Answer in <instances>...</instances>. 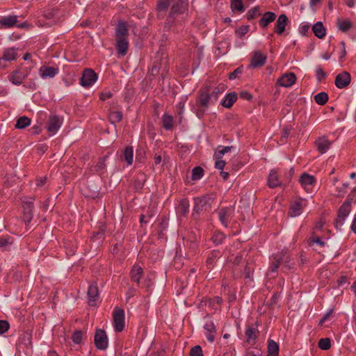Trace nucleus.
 <instances>
[{
	"label": "nucleus",
	"instance_id": "f257e3e1",
	"mask_svg": "<svg viewBox=\"0 0 356 356\" xmlns=\"http://www.w3.org/2000/svg\"><path fill=\"white\" fill-rule=\"evenodd\" d=\"M116 49L120 56H124L128 50V29L125 22H120L115 29Z\"/></svg>",
	"mask_w": 356,
	"mask_h": 356
},
{
	"label": "nucleus",
	"instance_id": "f03ea898",
	"mask_svg": "<svg viewBox=\"0 0 356 356\" xmlns=\"http://www.w3.org/2000/svg\"><path fill=\"white\" fill-rule=\"evenodd\" d=\"M210 99V96L207 92H202L197 99V104L192 106V111L196 114L198 118H201L204 114Z\"/></svg>",
	"mask_w": 356,
	"mask_h": 356
},
{
	"label": "nucleus",
	"instance_id": "7ed1b4c3",
	"mask_svg": "<svg viewBox=\"0 0 356 356\" xmlns=\"http://www.w3.org/2000/svg\"><path fill=\"white\" fill-rule=\"evenodd\" d=\"M353 201L352 198H348L339 208L338 211V215L335 221L336 227L339 229L344 224L346 218L349 215L351 211V202Z\"/></svg>",
	"mask_w": 356,
	"mask_h": 356
},
{
	"label": "nucleus",
	"instance_id": "20e7f679",
	"mask_svg": "<svg viewBox=\"0 0 356 356\" xmlns=\"http://www.w3.org/2000/svg\"><path fill=\"white\" fill-rule=\"evenodd\" d=\"M113 324L116 332H121L124 327V312L122 309L115 307L113 312Z\"/></svg>",
	"mask_w": 356,
	"mask_h": 356
},
{
	"label": "nucleus",
	"instance_id": "39448f33",
	"mask_svg": "<svg viewBox=\"0 0 356 356\" xmlns=\"http://www.w3.org/2000/svg\"><path fill=\"white\" fill-rule=\"evenodd\" d=\"M63 120L57 115H50L47 125V129L50 136H54L59 130Z\"/></svg>",
	"mask_w": 356,
	"mask_h": 356
},
{
	"label": "nucleus",
	"instance_id": "423d86ee",
	"mask_svg": "<svg viewBox=\"0 0 356 356\" xmlns=\"http://www.w3.org/2000/svg\"><path fill=\"white\" fill-rule=\"evenodd\" d=\"M19 54L17 52V49L15 48H8L3 51V55L0 58V67L6 68V65L4 63L5 62H9L12 60H15L17 58H18Z\"/></svg>",
	"mask_w": 356,
	"mask_h": 356
},
{
	"label": "nucleus",
	"instance_id": "0eeeda50",
	"mask_svg": "<svg viewBox=\"0 0 356 356\" xmlns=\"http://www.w3.org/2000/svg\"><path fill=\"white\" fill-rule=\"evenodd\" d=\"M97 79V76L92 70H86L81 79V85L83 87L88 88L93 85Z\"/></svg>",
	"mask_w": 356,
	"mask_h": 356
},
{
	"label": "nucleus",
	"instance_id": "6e6552de",
	"mask_svg": "<svg viewBox=\"0 0 356 356\" xmlns=\"http://www.w3.org/2000/svg\"><path fill=\"white\" fill-rule=\"evenodd\" d=\"M315 177L312 175H310L307 173L302 174L299 179V181L305 189V191L307 193H311L313 191V188L315 184Z\"/></svg>",
	"mask_w": 356,
	"mask_h": 356
},
{
	"label": "nucleus",
	"instance_id": "1a4fd4ad",
	"mask_svg": "<svg viewBox=\"0 0 356 356\" xmlns=\"http://www.w3.org/2000/svg\"><path fill=\"white\" fill-rule=\"evenodd\" d=\"M95 343L99 349L103 350L107 347L108 339L106 332L104 330L101 329L97 330L95 336Z\"/></svg>",
	"mask_w": 356,
	"mask_h": 356
},
{
	"label": "nucleus",
	"instance_id": "9d476101",
	"mask_svg": "<svg viewBox=\"0 0 356 356\" xmlns=\"http://www.w3.org/2000/svg\"><path fill=\"white\" fill-rule=\"evenodd\" d=\"M306 206V202L304 200L298 199L292 202L289 215L291 217L299 216L302 213V209Z\"/></svg>",
	"mask_w": 356,
	"mask_h": 356
},
{
	"label": "nucleus",
	"instance_id": "9b49d317",
	"mask_svg": "<svg viewBox=\"0 0 356 356\" xmlns=\"http://www.w3.org/2000/svg\"><path fill=\"white\" fill-rule=\"evenodd\" d=\"M266 55L261 51H255L251 59L250 67L257 68L263 66L266 63Z\"/></svg>",
	"mask_w": 356,
	"mask_h": 356
},
{
	"label": "nucleus",
	"instance_id": "f8f14e48",
	"mask_svg": "<svg viewBox=\"0 0 356 356\" xmlns=\"http://www.w3.org/2000/svg\"><path fill=\"white\" fill-rule=\"evenodd\" d=\"M170 15L181 13L186 8V0H171Z\"/></svg>",
	"mask_w": 356,
	"mask_h": 356
},
{
	"label": "nucleus",
	"instance_id": "ddd939ff",
	"mask_svg": "<svg viewBox=\"0 0 356 356\" xmlns=\"http://www.w3.org/2000/svg\"><path fill=\"white\" fill-rule=\"evenodd\" d=\"M296 80V76L295 74L291 72V73H286L284 75H282L278 80L277 83L285 88H288L291 86L293 84L295 83Z\"/></svg>",
	"mask_w": 356,
	"mask_h": 356
},
{
	"label": "nucleus",
	"instance_id": "4468645a",
	"mask_svg": "<svg viewBox=\"0 0 356 356\" xmlns=\"http://www.w3.org/2000/svg\"><path fill=\"white\" fill-rule=\"evenodd\" d=\"M350 83V75L346 72H343L336 76L335 85L338 88H346Z\"/></svg>",
	"mask_w": 356,
	"mask_h": 356
},
{
	"label": "nucleus",
	"instance_id": "2eb2a0df",
	"mask_svg": "<svg viewBox=\"0 0 356 356\" xmlns=\"http://www.w3.org/2000/svg\"><path fill=\"white\" fill-rule=\"evenodd\" d=\"M58 68L50 66H42L39 70L40 76L45 79L54 77L58 73Z\"/></svg>",
	"mask_w": 356,
	"mask_h": 356
},
{
	"label": "nucleus",
	"instance_id": "dca6fc26",
	"mask_svg": "<svg viewBox=\"0 0 356 356\" xmlns=\"http://www.w3.org/2000/svg\"><path fill=\"white\" fill-rule=\"evenodd\" d=\"M28 72H24L20 69L15 70L9 76V80L15 85H20L27 76Z\"/></svg>",
	"mask_w": 356,
	"mask_h": 356
},
{
	"label": "nucleus",
	"instance_id": "f3484780",
	"mask_svg": "<svg viewBox=\"0 0 356 356\" xmlns=\"http://www.w3.org/2000/svg\"><path fill=\"white\" fill-rule=\"evenodd\" d=\"M88 297L90 305H95L99 297L98 289L95 284H92L89 286L88 290Z\"/></svg>",
	"mask_w": 356,
	"mask_h": 356
},
{
	"label": "nucleus",
	"instance_id": "a211bd4d",
	"mask_svg": "<svg viewBox=\"0 0 356 356\" xmlns=\"http://www.w3.org/2000/svg\"><path fill=\"white\" fill-rule=\"evenodd\" d=\"M211 197L208 196H203L202 197H197L195 199V206H194V210L196 212H200V211L203 210L204 208L209 204L210 200H211Z\"/></svg>",
	"mask_w": 356,
	"mask_h": 356
},
{
	"label": "nucleus",
	"instance_id": "6ab92c4d",
	"mask_svg": "<svg viewBox=\"0 0 356 356\" xmlns=\"http://www.w3.org/2000/svg\"><path fill=\"white\" fill-rule=\"evenodd\" d=\"M330 142L325 137L319 138L316 141L317 149L321 153H325L330 147Z\"/></svg>",
	"mask_w": 356,
	"mask_h": 356
},
{
	"label": "nucleus",
	"instance_id": "aec40b11",
	"mask_svg": "<svg viewBox=\"0 0 356 356\" xmlns=\"http://www.w3.org/2000/svg\"><path fill=\"white\" fill-rule=\"evenodd\" d=\"M204 327L207 331V339L209 341L213 342L215 338V333L216 332L214 323L212 321H208L205 323Z\"/></svg>",
	"mask_w": 356,
	"mask_h": 356
},
{
	"label": "nucleus",
	"instance_id": "412c9836",
	"mask_svg": "<svg viewBox=\"0 0 356 356\" xmlns=\"http://www.w3.org/2000/svg\"><path fill=\"white\" fill-rule=\"evenodd\" d=\"M287 21L288 18L285 15H281L279 16L276 22L275 28V32L277 33L280 35L284 31Z\"/></svg>",
	"mask_w": 356,
	"mask_h": 356
},
{
	"label": "nucleus",
	"instance_id": "4be33fe9",
	"mask_svg": "<svg viewBox=\"0 0 356 356\" xmlns=\"http://www.w3.org/2000/svg\"><path fill=\"white\" fill-rule=\"evenodd\" d=\"M232 209H224L219 212L220 221L225 227L227 226L228 220L232 217Z\"/></svg>",
	"mask_w": 356,
	"mask_h": 356
},
{
	"label": "nucleus",
	"instance_id": "5701e85b",
	"mask_svg": "<svg viewBox=\"0 0 356 356\" xmlns=\"http://www.w3.org/2000/svg\"><path fill=\"white\" fill-rule=\"evenodd\" d=\"M237 99V95L235 92L229 93L222 101V105L225 108H231Z\"/></svg>",
	"mask_w": 356,
	"mask_h": 356
},
{
	"label": "nucleus",
	"instance_id": "b1692460",
	"mask_svg": "<svg viewBox=\"0 0 356 356\" xmlns=\"http://www.w3.org/2000/svg\"><path fill=\"white\" fill-rule=\"evenodd\" d=\"M122 159L127 162V165H131L134 160V150L131 147H127L122 155Z\"/></svg>",
	"mask_w": 356,
	"mask_h": 356
},
{
	"label": "nucleus",
	"instance_id": "393cba45",
	"mask_svg": "<svg viewBox=\"0 0 356 356\" xmlns=\"http://www.w3.org/2000/svg\"><path fill=\"white\" fill-rule=\"evenodd\" d=\"M258 331L256 328L252 327H247L245 330V337L246 340L249 343H252L254 342L256 338L257 337Z\"/></svg>",
	"mask_w": 356,
	"mask_h": 356
},
{
	"label": "nucleus",
	"instance_id": "a878e982",
	"mask_svg": "<svg viewBox=\"0 0 356 356\" xmlns=\"http://www.w3.org/2000/svg\"><path fill=\"white\" fill-rule=\"evenodd\" d=\"M17 22V16H8L2 18L0 24L3 28H10L13 26Z\"/></svg>",
	"mask_w": 356,
	"mask_h": 356
},
{
	"label": "nucleus",
	"instance_id": "bb28decb",
	"mask_svg": "<svg viewBox=\"0 0 356 356\" xmlns=\"http://www.w3.org/2000/svg\"><path fill=\"white\" fill-rule=\"evenodd\" d=\"M143 274V269L141 267L135 265L133 266L132 270L131 271V280L133 282L136 283H139L140 279Z\"/></svg>",
	"mask_w": 356,
	"mask_h": 356
},
{
	"label": "nucleus",
	"instance_id": "cd10ccee",
	"mask_svg": "<svg viewBox=\"0 0 356 356\" xmlns=\"http://www.w3.org/2000/svg\"><path fill=\"white\" fill-rule=\"evenodd\" d=\"M279 346L273 340H269L268 344V355L267 356H278Z\"/></svg>",
	"mask_w": 356,
	"mask_h": 356
},
{
	"label": "nucleus",
	"instance_id": "c85d7f7f",
	"mask_svg": "<svg viewBox=\"0 0 356 356\" xmlns=\"http://www.w3.org/2000/svg\"><path fill=\"white\" fill-rule=\"evenodd\" d=\"M268 186L270 188H275L280 184L278 179L277 172L275 170H271L268 179Z\"/></svg>",
	"mask_w": 356,
	"mask_h": 356
},
{
	"label": "nucleus",
	"instance_id": "c756f323",
	"mask_svg": "<svg viewBox=\"0 0 356 356\" xmlns=\"http://www.w3.org/2000/svg\"><path fill=\"white\" fill-rule=\"evenodd\" d=\"M275 19V14L272 12L266 13L263 17L260 19L259 24L262 27H266L267 25Z\"/></svg>",
	"mask_w": 356,
	"mask_h": 356
},
{
	"label": "nucleus",
	"instance_id": "7c9ffc66",
	"mask_svg": "<svg viewBox=\"0 0 356 356\" xmlns=\"http://www.w3.org/2000/svg\"><path fill=\"white\" fill-rule=\"evenodd\" d=\"M313 31L316 37L318 38H323L325 35V29L323 24L320 22L316 23L313 26Z\"/></svg>",
	"mask_w": 356,
	"mask_h": 356
},
{
	"label": "nucleus",
	"instance_id": "2f4dec72",
	"mask_svg": "<svg viewBox=\"0 0 356 356\" xmlns=\"http://www.w3.org/2000/svg\"><path fill=\"white\" fill-rule=\"evenodd\" d=\"M162 122L163 127L167 130H170L173 126V118L171 115L165 113L162 117Z\"/></svg>",
	"mask_w": 356,
	"mask_h": 356
},
{
	"label": "nucleus",
	"instance_id": "473e14b6",
	"mask_svg": "<svg viewBox=\"0 0 356 356\" xmlns=\"http://www.w3.org/2000/svg\"><path fill=\"white\" fill-rule=\"evenodd\" d=\"M122 118V113L120 111H113L109 113L108 119L111 124L120 122Z\"/></svg>",
	"mask_w": 356,
	"mask_h": 356
},
{
	"label": "nucleus",
	"instance_id": "72a5a7b5",
	"mask_svg": "<svg viewBox=\"0 0 356 356\" xmlns=\"http://www.w3.org/2000/svg\"><path fill=\"white\" fill-rule=\"evenodd\" d=\"M189 210V202L187 200H181L177 207V212L183 216L186 215Z\"/></svg>",
	"mask_w": 356,
	"mask_h": 356
},
{
	"label": "nucleus",
	"instance_id": "f704fd0d",
	"mask_svg": "<svg viewBox=\"0 0 356 356\" xmlns=\"http://www.w3.org/2000/svg\"><path fill=\"white\" fill-rule=\"evenodd\" d=\"M338 27L342 31H347L352 26V23L347 19H339L337 22Z\"/></svg>",
	"mask_w": 356,
	"mask_h": 356
},
{
	"label": "nucleus",
	"instance_id": "c9c22d12",
	"mask_svg": "<svg viewBox=\"0 0 356 356\" xmlns=\"http://www.w3.org/2000/svg\"><path fill=\"white\" fill-rule=\"evenodd\" d=\"M314 99L319 105L325 104L328 100V95L326 92H321L315 95Z\"/></svg>",
	"mask_w": 356,
	"mask_h": 356
},
{
	"label": "nucleus",
	"instance_id": "e433bc0d",
	"mask_svg": "<svg viewBox=\"0 0 356 356\" xmlns=\"http://www.w3.org/2000/svg\"><path fill=\"white\" fill-rule=\"evenodd\" d=\"M31 123V120L29 118L23 116L19 118L16 122L15 127L17 129H24L29 126Z\"/></svg>",
	"mask_w": 356,
	"mask_h": 356
},
{
	"label": "nucleus",
	"instance_id": "4c0bfd02",
	"mask_svg": "<svg viewBox=\"0 0 356 356\" xmlns=\"http://www.w3.org/2000/svg\"><path fill=\"white\" fill-rule=\"evenodd\" d=\"M32 206H31V202H26L24 203V218L26 219V220L27 221H30L32 218V214H31V211H32Z\"/></svg>",
	"mask_w": 356,
	"mask_h": 356
},
{
	"label": "nucleus",
	"instance_id": "58836bf2",
	"mask_svg": "<svg viewBox=\"0 0 356 356\" xmlns=\"http://www.w3.org/2000/svg\"><path fill=\"white\" fill-rule=\"evenodd\" d=\"M232 149V146L219 147L215 153V156L217 159H220L225 153L229 152Z\"/></svg>",
	"mask_w": 356,
	"mask_h": 356
},
{
	"label": "nucleus",
	"instance_id": "ea45409f",
	"mask_svg": "<svg viewBox=\"0 0 356 356\" xmlns=\"http://www.w3.org/2000/svg\"><path fill=\"white\" fill-rule=\"evenodd\" d=\"M203 174H204V170L202 168L195 167L192 170L191 178L193 180H198L202 177Z\"/></svg>",
	"mask_w": 356,
	"mask_h": 356
},
{
	"label": "nucleus",
	"instance_id": "a19ab883",
	"mask_svg": "<svg viewBox=\"0 0 356 356\" xmlns=\"http://www.w3.org/2000/svg\"><path fill=\"white\" fill-rule=\"evenodd\" d=\"M171 0H159L157 4V10L159 11H165L168 8L171 6Z\"/></svg>",
	"mask_w": 356,
	"mask_h": 356
},
{
	"label": "nucleus",
	"instance_id": "79ce46f5",
	"mask_svg": "<svg viewBox=\"0 0 356 356\" xmlns=\"http://www.w3.org/2000/svg\"><path fill=\"white\" fill-rule=\"evenodd\" d=\"M232 8L241 13L244 11V7L241 0H232Z\"/></svg>",
	"mask_w": 356,
	"mask_h": 356
},
{
	"label": "nucleus",
	"instance_id": "37998d69",
	"mask_svg": "<svg viewBox=\"0 0 356 356\" xmlns=\"http://www.w3.org/2000/svg\"><path fill=\"white\" fill-rule=\"evenodd\" d=\"M331 346L329 338L321 339L318 341V347L322 350H328Z\"/></svg>",
	"mask_w": 356,
	"mask_h": 356
},
{
	"label": "nucleus",
	"instance_id": "c03bdc74",
	"mask_svg": "<svg viewBox=\"0 0 356 356\" xmlns=\"http://www.w3.org/2000/svg\"><path fill=\"white\" fill-rule=\"evenodd\" d=\"M83 337V333L80 330H76L73 334L72 339L74 343L79 344L82 341Z\"/></svg>",
	"mask_w": 356,
	"mask_h": 356
},
{
	"label": "nucleus",
	"instance_id": "a18cd8bd",
	"mask_svg": "<svg viewBox=\"0 0 356 356\" xmlns=\"http://www.w3.org/2000/svg\"><path fill=\"white\" fill-rule=\"evenodd\" d=\"M308 243L309 245H312L316 243L323 247L325 245V243L321 241L318 236H312V237L309 238Z\"/></svg>",
	"mask_w": 356,
	"mask_h": 356
},
{
	"label": "nucleus",
	"instance_id": "49530a36",
	"mask_svg": "<svg viewBox=\"0 0 356 356\" xmlns=\"http://www.w3.org/2000/svg\"><path fill=\"white\" fill-rule=\"evenodd\" d=\"M259 15H260L259 9V8L257 7L254 8L253 9H251L247 13V16L249 19H254L258 17Z\"/></svg>",
	"mask_w": 356,
	"mask_h": 356
},
{
	"label": "nucleus",
	"instance_id": "de8ad7c7",
	"mask_svg": "<svg viewBox=\"0 0 356 356\" xmlns=\"http://www.w3.org/2000/svg\"><path fill=\"white\" fill-rule=\"evenodd\" d=\"M191 356H203L202 348L200 346L193 347L191 350Z\"/></svg>",
	"mask_w": 356,
	"mask_h": 356
},
{
	"label": "nucleus",
	"instance_id": "09e8293b",
	"mask_svg": "<svg viewBox=\"0 0 356 356\" xmlns=\"http://www.w3.org/2000/svg\"><path fill=\"white\" fill-rule=\"evenodd\" d=\"M282 258L279 257L277 258L275 257L274 258V261H273L272 266H270V271L274 273L277 270L281 262Z\"/></svg>",
	"mask_w": 356,
	"mask_h": 356
},
{
	"label": "nucleus",
	"instance_id": "8fccbe9b",
	"mask_svg": "<svg viewBox=\"0 0 356 356\" xmlns=\"http://www.w3.org/2000/svg\"><path fill=\"white\" fill-rule=\"evenodd\" d=\"M9 328V324L6 321H0V334L5 333Z\"/></svg>",
	"mask_w": 356,
	"mask_h": 356
},
{
	"label": "nucleus",
	"instance_id": "3c124183",
	"mask_svg": "<svg viewBox=\"0 0 356 356\" xmlns=\"http://www.w3.org/2000/svg\"><path fill=\"white\" fill-rule=\"evenodd\" d=\"M333 312V309H330L319 321V325H323L326 321L330 320Z\"/></svg>",
	"mask_w": 356,
	"mask_h": 356
},
{
	"label": "nucleus",
	"instance_id": "603ef678",
	"mask_svg": "<svg viewBox=\"0 0 356 356\" xmlns=\"http://www.w3.org/2000/svg\"><path fill=\"white\" fill-rule=\"evenodd\" d=\"M248 31V26H243L240 27L238 30H236V32L238 36L242 37L245 33H247Z\"/></svg>",
	"mask_w": 356,
	"mask_h": 356
},
{
	"label": "nucleus",
	"instance_id": "864d4df0",
	"mask_svg": "<svg viewBox=\"0 0 356 356\" xmlns=\"http://www.w3.org/2000/svg\"><path fill=\"white\" fill-rule=\"evenodd\" d=\"M348 187V184H346V183L343 184L341 187H337V191H338L339 195H343L346 193Z\"/></svg>",
	"mask_w": 356,
	"mask_h": 356
},
{
	"label": "nucleus",
	"instance_id": "5fc2aeb1",
	"mask_svg": "<svg viewBox=\"0 0 356 356\" xmlns=\"http://www.w3.org/2000/svg\"><path fill=\"white\" fill-rule=\"evenodd\" d=\"M316 77L318 81H321L322 79H323L325 76V72H323V69L321 67H317L316 70Z\"/></svg>",
	"mask_w": 356,
	"mask_h": 356
},
{
	"label": "nucleus",
	"instance_id": "6e6d98bb",
	"mask_svg": "<svg viewBox=\"0 0 356 356\" xmlns=\"http://www.w3.org/2000/svg\"><path fill=\"white\" fill-rule=\"evenodd\" d=\"M224 238V236L222 234L219 233L213 236V241L215 243L219 244L220 243Z\"/></svg>",
	"mask_w": 356,
	"mask_h": 356
},
{
	"label": "nucleus",
	"instance_id": "4d7b16f0",
	"mask_svg": "<svg viewBox=\"0 0 356 356\" xmlns=\"http://www.w3.org/2000/svg\"><path fill=\"white\" fill-rule=\"evenodd\" d=\"M11 242L9 241V238H0V247L6 248Z\"/></svg>",
	"mask_w": 356,
	"mask_h": 356
},
{
	"label": "nucleus",
	"instance_id": "13d9d810",
	"mask_svg": "<svg viewBox=\"0 0 356 356\" xmlns=\"http://www.w3.org/2000/svg\"><path fill=\"white\" fill-rule=\"evenodd\" d=\"M241 73V70L240 68L236 69L234 72L230 73L229 74V79H236L239 74Z\"/></svg>",
	"mask_w": 356,
	"mask_h": 356
},
{
	"label": "nucleus",
	"instance_id": "bf43d9fd",
	"mask_svg": "<svg viewBox=\"0 0 356 356\" xmlns=\"http://www.w3.org/2000/svg\"><path fill=\"white\" fill-rule=\"evenodd\" d=\"M341 51L340 52L339 59L342 60L346 55V48H345L344 42H341Z\"/></svg>",
	"mask_w": 356,
	"mask_h": 356
},
{
	"label": "nucleus",
	"instance_id": "052dcab7",
	"mask_svg": "<svg viewBox=\"0 0 356 356\" xmlns=\"http://www.w3.org/2000/svg\"><path fill=\"white\" fill-rule=\"evenodd\" d=\"M240 97L244 99H247V100H250L252 99V95L246 92V91H243L241 92L240 94Z\"/></svg>",
	"mask_w": 356,
	"mask_h": 356
},
{
	"label": "nucleus",
	"instance_id": "680f3d73",
	"mask_svg": "<svg viewBox=\"0 0 356 356\" xmlns=\"http://www.w3.org/2000/svg\"><path fill=\"white\" fill-rule=\"evenodd\" d=\"M225 162L222 160H220V159H218L216 162V168H218L219 170L223 169V168L225 167Z\"/></svg>",
	"mask_w": 356,
	"mask_h": 356
},
{
	"label": "nucleus",
	"instance_id": "e2e57ef3",
	"mask_svg": "<svg viewBox=\"0 0 356 356\" xmlns=\"http://www.w3.org/2000/svg\"><path fill=\"white\" fill-rule=\"evenodd\" d=\"M105 167L104 159L100 160L95 165L97 170H102Z\"/></svg>",
	"mask_w": 356,
	"mask_h": 356
},
{
	"label": "nucleus",
	"instance_id": "0e129e2a",
	"mask_svg": "<svg viewBox=\"0 0 356 356\" xmlns=\"http://www.w3.org/2000/svg\"><path fill=\"white\" fill-rule=\"evenodd\" d=\"M184 104L183 103L180 102L177 105V114L179 115H181L184 113Z\"/></svg>",
	"mask_w": 356,
	"mask_h": 356
},
{
	"label": "nucleus",
	"instance_id": "69168bd1",
	"mask_svg": "<svg viewBox=\"0 0 356 356\" xmlns=\"http://www.w3.org/2000/svg\"><path fill=\"white\" fill-rule=\"evenodd\" d=\"M111 97V93L110 92H106V93H102L100 96V99L102 101H104Z\"/></svg>",
	"mask_w": 356,
	"mask_h": 356
},
{
	"label": "nucleus",
	"instance_id": "338daca9",
	"mask_svg": "<svg viewBox=\"0 0 356 356\" xmlns=\"http://www.w3.org/2000/svg\"><path fill=\"white\" fill-rule=\"evenodd\" d=\"M162 161V157L160 155H156L154 158L155 164H160Z\"/></svg>",
	"mask_w": 356,
	"mask_h": 356
},
{
	"label": "nucleus",
	"instance_id": "774afa93",
	"mask_svg": "<svg viewBox=\"0 0 356 356\" xmlns=\"http://www.w3.org/2000/svg\"><path fill=\"white\" fill-rule=\"evenodd\" d=\"M352 229L356 234V216L352 224Z\"/></svg>",
	"mask_w": 356,
	"mask_h": 356
}]
</instances>
